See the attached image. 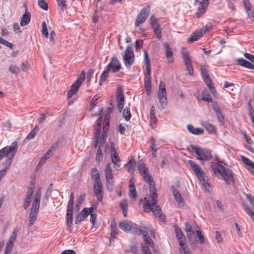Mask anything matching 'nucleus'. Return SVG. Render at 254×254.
Segmentation results:
<instances>
[{"label":"nucleus","mask_w":254,"mask_h":254,"mask_svg":"<svg viewBox=\"0 0 254 254\" xmlns=\"http://www.w3.org/2000/svg\"><path fill=\"white\" fill-rule=\"evenodd\" d=\"M199 152L200 156H197V159L200 160L203 165L204 164V159L206 160H210L212 158L211 152L209 150L200 148Z\"/></svg>","instance_id":"obj_16"},{"label":"nucleus","mask_w":254,"mask_h":254,"mask_svg":"<svg viewBox=\"0 0 254 254\" xmlns=\"http://www.w3.org/2000/svg\"><path fill=\"white\" fill-rule=\"evenodd\" d=\"M112 162L114 163V168L118 169L120 167L121 160L119 157L118 153L111 154Z\"/></svg>","instance_id":"obj_25"},{"label":"nucleus","mask_w":254,"mask_h":254,"mask_svg":"<svg viewBox=\"0 0 254 254\" xmlns=\"http://www.w3.org/2000/svg\"><path fill=\"white\" fill-rule=\"evenodd\" d=\"M105 173L106 175V179H111L113 178L111 165L109 163H108L106 164Z\"/></svg>","instance_id":"obj_30"},{"label":"nucleus","mask_w":254,"mask_h":254,"mask_svg":"<svg viewBox=\"0 0 254 254\" xmlns=\"http://www.w3.org/2000/svg\"><path fill=\"white\" fill-rule=\"evenodd\" d=\"M66 221L67 225L70 227L72 225V212H66Z\"/></svg>","instance_id":"obj_45"},{"label":"nucleus","mask_w":254,"mask_h":254,"mask_svg":"<svg viewBox=\"0 0 254 254\" xmlns=\"http://www.w3.org/2000/svg\"><path fill=\"white\" fill-rule=\"evenodd\" d=\"M58 147V143L57 142L54 143L47 151L51 155L53 154V152H54Z\"/></svg>","instance_id":"obj_60"},{"label":"nucleus","mask_w":254,"mask_h":254,"mask_svg":"<svg viewBox=\"0 0 254 254\" xmlns=\"http://www.w3.org/2000/svg\"><path fill=\"white\" fill-rule=\"evenodd\" d=\"M206 85L209 88L212 94H214L216 93V90L215 89L212 81H209L208 82L206 83Z\"/></svg>","instance_id":"obj_55"},{"label":"nucleus","mask_w":254,"mask_h":254,"mask_svg":"<svg viewBox=\"0 0 254 254\" xmlns=\"http://www.w3.org/2000/svg\"><path fill=\"white\" fill-rule=\"evenodd\" d=\"M17 232H18V228H17V227H16L13 230V231L12 232L11 235H10V237L9 238L8 241L14 244L16 240V237H17Z\"/></svg>","instance_id":"obj_36"},{"label":"nucleus","mask_w":254,"mask_h":254,"mask_svg":"<svg viewBox=\"0 0 254 254\" xmlns=\"http://www.w3.org/2000/svg\"><path fill=\"white\" fill-rule=\"evenodd\" d=\"M235 0H227V4L229 8L231 9L232 11H235L236 8L235 7V4L234 3V1Z\"/></svg>","instance_id":"obj_58"},{"label":"nucleus","mask_w":254,"mask_h":254,"mask_svg":"<svg viewBox=\"0 0 254 254\" xmlns=\"http://www.w3.org/2000/svg\"><path fill=\"white\" fill-rule=\"evenodd\" d=\"M201 125L203 127L209 132L211 133L215 132V127L212 124L207 123L205 121H202L201 122Z\"/></svg>","instance_id":"obj_26"},{"label":"nucleus","mask_w":254,"mask_h":254,"mask_svg":"<svg viewBox=\"0 0 254 254\" xmlns=\"http://www.w3.org/2000/svg\"><path fill=\"white\" fill-rule=\"evenodd\" d=\"M123 59L126 66L127 68L130 67L134 63V55L129 46H127L123 56Z\"/></svg>","instance_id":"obj_7"},{"label":"nucleus","mask_w":254,"mask_h":254,"mask_svg":"<svg viewBox=\"0 0 254 254\" xmlns=\"http://www.w3.org/2000/svg\"><path fill=\"white\" fill-rule=\"evenodd\" d=\"M52 155H51L49 152L47 151L45 155L41 158V160H40L38 163V165L41 166L44 164L46 161L48 159H49L51 156H52Z\"/></svg>","instance_id":"obj_38"},{"label":"nucleus","mask_w":254,"mask_h":254,"mask_svg":"<svg viewBox=\"0 0 254 254\" xmlns=\"http://www.w3.org/2000/svg\"><path fill=\"white\" fill-rule=\"evenodd\" d=\"M103 111V108H100L98 111V116H99V118L97 120L96 126L95 127V147H96L98 142L99 141V137L100 134V127L101 126V120L102 118L101 113Z\"/></svg>","instance_id":"obj_12"},{"label":"nucleus","mask_w":254,"mask_h":254,"mask_svg":"<svg viewBox=\"0 0 254 254\" xmlns=\"http://www.w3.org/2000/svg\"><path fill=\"white\" fill-rule=\"evenodd\" d=\"M8 70L12 74H17L20 70L19 68L17 66L13 64L9 66Z\"/></svg>","instance_id":"obj_41"},{"label":"nucleus","mask_w":254,"mask_h":254,"mask_svg":"<svg viewBox=\"0 0 254 254\" xmlns=\"http://www.w3.org/2000/svg\"><path fill=\"white\" fill-rule=\"evenodd\" d=\"M41 188H39L38 189L33 201L32 204L40 205V200H41Z\"/></svg>","instance_id":"obj_27"},{"label":"nucleus","mask_w":254,"mask_h":254,"mask_svg":"<svg viewBox=\"0 0 254 254\" xmlns=\"http://www.w3.org/2000/svg\"><path fill=\"white\" fill-rule=\"evenodd\" d=\"M150 120L154 119H157L156 116L155 107L153 106H152L150 108Z\"/></svg>","instance_id":"obj_53"},{"label":"nucleus","mask_w":254,"mask_h":254,"mask_svg":"<svg viewBox=\"0 0 254 254\" xmlns=\"http://www.w3.org/2000/svg\"><path fill=\"white\" fill-rule=\"evenodd\" d=\"M94 192L98 201H102L103 197V189L101 182H94Z\"/></svg>","instance_id":"obj_14"},{"label":"nucleus","mask_w":254,"mask_h":254,"mask_svg":"<svg viewBox=\"0 0 254 254\" xmlns=\"http://www.w3.org/2000/svg\"><path fill=\"white\" fill-rule=\"evenodd\" d=\"M118 234V229L117 227L116 222L115 219L111 221V237L110 241L112 239H114L116 235Z\"/></svg>","instance_id":"obj_24"},{"label":"nucleus","mask_w":254,"mask_h":254,"mask_svg":"<svg viewBox=\"0 0 254 254\" xmlns=\"http://www.w3.org/2000/svg\"><path fill=\"white\" fill-rule=\"evenodd\" d=\"M0 43L4 45L5 46L11 49H12L13 48V45L6 40L0 37Z\"/></svg>","instance_id":"obj_48"},{"label":"nucleus","mask_w":254,"mask_h":254,"mask_svg":"<svg viewBox=\"0 0 254 254\" xmlns=\"http://www.w3.org/2000/svg\"><path fill=\"white\" fill-rule=\"evenodd\" d=\"M246 11L249 15V18H251L252 20H254V11L253 9V8L252 7L247 9Z\"/></svg>","instance_id":"obj_56"},{"label":"nucleus","mask_w":254,"mask_h":254,"mask_svg":"<svg viewBox=\"0 0 254 254\" xmlns=\"http://www.w3.org/2000/svg\"><path fill=\"white\" fill-rule=\"evenodd\" d=\"M85 74L84 72L80 75V77L72 84L70 87V90L68 91L67 96L68 99H70L74 95L76 94L78 91L79 87L83 82L85 78Z\"/></svg>","instance_id":"obj_8"},{"label":"nucleus","mask_w":254,"mask_h":254,"mask_svg":"<svg viewBox=\"0 0 254 254\" xmlns=\"http://www.w3.org/2000/svg\"><path fill=\"white\" fill-rule=\"evenodd\" d=\"M42 34L43 36H45V38H48L49 37V33L47 29V25L46 22L44 21L42 24Z\"/></svg>","instance_id":"obj_43"},{"label":"nucleus","mask_w":254,"mask_h":254,"mask_svg":"<svg viewBox=\"0 0 254 254\" xmlns=\"http://www.w3.org/2000/svg\"><path fill=\"white\" fill-rule=\"evenodd\" d=\"M212 107L215 113L220 111V107L218 103L216 102H211Z\"/></svg>","instance_id":"obj_62"},{"label":"nucleus","mask_w":254,"mask_h":254,"mask_svg":"<svg viewBox=\"0 0 254 254\" xmlns=\"http://www.w3.org/2000/svg\"><path fill=\"white\" fill-rule=\"evenodd\" d=\"M141 176L146 183L149 184V192L150 194V199L148 200L144 197L145 203H144V211L149 212L152 211L154 216L164 219V217L162 216L161 213V209L156 204L157 194L155 183L151 176L148 174L147 169L143 162H140L137 166Z\"/></svg>","instance_id":"obj_1"},{"label":"nucleus","mask_w":254,"mask_h":254,"mask_svg":"<svg viewBox=\"0 0 254 254\" xmlns=\"http://www.w3.org/2000/svg\"><path fill=\"white\" fill-rule=\"evenodd\" d=\"M200 70L201 72V74L202 75L204 80L206 83L208 82L209 81H211L210 76L208 72H207L205 67L203 66H201Z\"/></svg>","instance_id":"obj_29"},{"label":"nucleus","mask_w":254,"mask_h":254,"mask_svg":"<svg viewBox=\"0 0 254 254\" xmlns=\"http://www.w3.org/2000/svg\"><path fill=\"white\" fill-rule=\"evenodd\" d=\"M31 14L27 11L26 9V12L23 14L20 21V25L21 26H24L27 25L30 21Z\"/></svg>","instance_id":"obj_20"},{"label":"nucleus","mask_w":254,"mask_h":254,"mask_svg":"<svg viewBox=\"0 0 254 254\" xmlns=\"http://www.w3.org/2000/svg\"><path fill=\"white\" fill-rule=\"evenodd\" d=\"M150 25L152 28L159 26L157 19L153 15H151L150 18Z\"/></svg>","instance_id":"obj_47"},{"label":"nucleus","mask_w":254,"mask_h":254,"mask_svg":"<svg viewBox=\"0 0 254 254\" xmlns=\"http://www.w3.org/2000/svg\"><path fill=\"white\" fill-rule=\"evenodd\" d=\"M99 97H98L97 95H96L93 97V98L92 99V101L90 103V105L89 106V111H91L93 110V109L96 106L97 104V101L99 99Z\"/></svg>","instance_id":"obj_40"},{"label":"nucleus","mask_w":254,"mask_h":254,"mask_svg":"<svg viewBox=\"0 0 254 254\" xmlns=\"http://www.w3.org/2000/svg\"><path fill=\"white\" fill-rule=\"evenodd\" d=\"M119 227L126 232H130L136 234L138 232V229L136 224L130 221L123 220L119 222Z\"/></svg>","instance_id":"obj_6"},{"label":"nucleus","mask_w":254,"mask_h":254,"mask_svg":"<svg viewBox=\"0 0 254 254\" xmlns=\"http://www.w3.org/2000/svg\"><path fill=\"white\" fill-rule=\"evenodd\" d=\"M102 158V150H101V147L99 146L98 147V149L97 150L96 159V160L100 161Z\"/></svg>","instance_id":"obj_54"},{"label":"nucleus","mask_w":254,"mask_h":254,"mask_svg":"<svg viewBox=\"0 0 254 254\" xmlns=\"http://www.w3.org/2000/svg\"><path fill=\"white\" fill-rule=\"evenodd\" d=\"M209 27L206 25L204 27L202 28L199 30H197L193 33L188 38V42L192 43L197 41L199 38L201 37L208 30Z\"/></svg>","instance_id":"obj_13"},{"label":"nucleus","mask_w":254,"mask_h":254,"mask_svg":"<svg viewBox=\"0 0 254 254\" xmlns=\"http://www.w3.org/2000/svg\"><path fill=\"white\" fill-rule=\"evenodd\" d=\"M199 149L200 148L197 146H194V145H190L188 147V150L189 151H190V152H194L196 154L197 156H200V154H199Z\"/></svg>","instance_id":"obj_37"},{"label":"nucleus","mask_w":254,"mask_h":254,"mask_svg":"<svg viewBox=\"0 0 254 254\" xmlns=\"http://www.w3.org/2000/svg\"><path fill=\"white\" fill-rule=\"evenodd\" d=\"M129 187V196L131 198H135L136 197V192L135 186L133 183H130Z\"/></svg>","instance_id":"obj_33"},{"label":"nucleus","mask_w":254,"mask_h":254,"mask_svg":"<svg viewBox=\"0 0 254 254\" xmlns=\"http://www.w3.org/2000/svg\"><path fill=\"white\" fill-rule=\"evenodd\" d=\"M141 234H142V237L144 242L146 244L149 245L150 246L152 247L153 245V242L152 239L150 238V237L148 236L147 231L143 230L139 228L138 229V232H137V233H136V234L140 235Z\"/></svg>","instance_id":"obj_19"},{"label":"nucleus","mask_w":254,"mask_h":254,"mask_svg":"<svg viewBox=\"0 0 254 254\" xmlns=\"http://www.w3.org/2000/svg\"><path fill=\"white\" fill-rule=\"evenodd\" d=\"M143 46V41L142 40H137L135 42V48L138 51Z\"/></svg>","instance_id":"obj_61"},{"label":"nucleus","mask_w":254,"mask_h":254,"mask_svg":"<svg viewBox=\"0 0 254 254\" xmlns=\"http://www.w3.org/2000/svg\"><path fill=\"white\" fill-rule=\"evenodd\" d=\"M29 64L28 63H23L21 65V69L23 71H26L29 69Z\"/></svg>","instance_id":"obj_64"},{"label":"nucleus","mask_w":254,"mask_h":254,"mask_svg":"<svg viewBox=\"0 0 254 254\" xmlns=\"http://www.w3.org/2000/svg\"><path fill=\"white\" fill-rule=\"evenodd\" d=\"M185 232L186 233L187 236L188 238L189 241H190L191 244L192 242L191 241V236H193L194 234L193 231L192 229V227L191 225L189 222H186L185 223Z\"/></svg>","instance_id":"obj_23"},{"label":"nucleus","mask_w":254,"mask_h":254,"mask_svg":"<svg viewBox=\"0 0 254 254\" xmlns=\"http://www.w3.org/2000/svg\"><path fill=\"white\" fill-rule=\"evenodd\" d=\"M207 5H208L207 3H206L205 2L201 1L199 3V5L198 8L200 10H204L205 12Z\"/></svg>","instance_id":"obj_63"},{"label":"nucleus","mask_w":254,"mask_h":254,"mask_svg":"<svg viewBox=\"0 0 254 254\" xmlns=\"http://www.w3.org/2000/svg\"><path fill=\"white\" fill-rule=\"evenodd\" d=\"M111 72L109 70H107V68L106 67L103 73L100 76V81H105L106 78L108 77V72Z\"/></svg>","instance_id":"obj_49"},{"label":"nucleus","mask_w":254,"mask_h":254,"mask_svg":"<svg viewBox=\"0 0 254 254\" xmlns=\"http://www.w3.org/2000/svg\"><path fill=\"white\" fill-rule=\"evenodd\" d=\"M181 54L182 55L189 74L190 75L192 76L193 73V68L189 53L185 48L183 47L182 48Z\"/></svg>","instance_id":"obj_9"},{"label":"nucleus","mask_w":254,"mask_h":254,"mask_svg":"<svg viewBox=\"0 0 254 254\" xmlns=\"http://www.w3.org/2000/svg\"><path fill=\"white\" fill-rule=\"evenodd\" d=\"M34 187H30L28 188L27 191L25 194V198L32 199L34 192Z\"/></svg>","instance_id":"obj_42"},{"label":"nucleus","mask_w":254,"mask_h":254,"mask_svg":"<svg viewBox=\"0 0 254 254\" xmlns=\"http://www.w3.org/2000/svg\"><path fill=\"white\" fill-rule=\"evenodd\" d=\"M187 129L190 133L194 135H200L204 132L202 128L199 127L195 128L190 124L187 126Z\"/></svg>","instance_id":"obj_22"},{"label":"nucleus","mask_w":254,"mask_h":254,"mask_svg":"<svg viewBox=\"0 0 254 254\" xmlns=\"http://www.w3.org/2000/svg\"><path fill=\"white\" fill-rule=\"evenodd\" d=\"M39 6L45 10L48 9V5L45 0H38Z\"/></svg>","instance_id":"obj_46"},{"label":"nucleus","mask_w":254,"mask_h":254,"mask_svg":"<svg viewBox=\"0 0 254 254\" xmlns=\"http://www.w3.org/2000/svg\"><path fill=\"white\" fill-rule=\"evenodd\" d=\"M106 67L107 70H109L113 73H115L121 69V64L118 58L116 56H114L111 59V62Z\"/></svg>","instance_id":"obj_11"},{"label":"nucleus","mask_w":254,"mask_h":254,"mask_svg":"<svg viewBox=\"0 0 254 254\" xmlns=\"http://www.w3.org/2000/svg\"><path fill=\"white\" fill-rule=\"evenodd\" d=\"M125 97L123 91L121 88H118L117 89V102L119 112H121L124 107Z\"/></svg>","instance_id":"obj_18"},{"label":"nucleus","mask_w":254,"mask_h":254,"mask_svg":"<svg viewBox=\"0 0 254 254\" xmlns=\"http://www.w3.org/2000/svg\"><path fill=\"white\" fill-rule=\"evenodd\" d=\"M188 163L199 180L202 183L206 190L207 191L210 192V185L208 182V180L206 174L202 170L201 168L193 161L190 160H189Z\"/></svg>","instance_id":"obj_3"},{"label":"nucleus","mask_w":254,"mask_h":254,"mask_svg":"<svg viewBox=\"0 0 254 254\" xmlns=\"http://www.w3.org/2000/svg\"><path fill=\"white\" fill-rule=\"evenodd\" d=\"M91 176L92 179L94 180V182H101L100 175L96 168H94L92 169Z\"/></svg>","instance_id":"obj_28"},{"label":"nucleus","mask_w":254,"mask_h":254,"mask_svg":"<svg viewBox=\"0 0 254 254\" xmlns=\"http://www.w3.org/2000/svg\"><path fill=\"white\" fill-rule=\"evenodd\" d=\"M39 130V128L38 126H36L28 134L26 137L27 139L30 140L34 138L36 135V132Z\"/></svg>","instance_id":"obj_35"},{"label":"nucleus","mask_w":254,"mask_h":254,"mask_svg":"<svg viewBox=\"0 0 254 254\" xmlns=\"http://www.w3.org/2000/svg\"><path fill=\"white\" fill-rule=\"evenodd\" d=\"M106 180L107 189L110 190H112L114 184V178L111 179H106Z\"/></svg>","instance_id":"obj_50"},{"label":"nucleus","mask_w":254,"mask_h":254,"mask_svg":"<svg viewBox=\"0 0 254 254\" xmlns=\"http://www.w3.org/2000/svg\"><path fill=\"white\" fill-rule=\"evenodd\" d=\"M113 110V107H109L106 110V113L105 115V120H109L110 119V114L112 112Z\"/></svg>","instance_id":"obj_52"},{"label":"nucleus","mask_w":254,"mask_h":254,"mask_svg":"<svg viewBox=\"0 0 254 254\" xmlns=\"http://www.w3.org/2000/svg\"><path fill=\"white\" fill-rule=\"evenodd\" d=\"M157 96L161 109H164L167 105V93L165 84L163 81H160L159 84V88Z\"/></svg>","instance_id":"obj_5"},{"label":"nucleus","mask_w":254,"mask_h":254,"mask_svg":"<svg viewBox=\"0 0 254 254\" xmlns=\"http://www.w3.org/2000/svg\"><path fill=\"white\" fill-rule=\"evenodd\" d=\"M123 117L126 121H128L131 118L129 107H126L123 112Z\"/></svg>","instance_id":"obj_34"},{"label":"nucleus","mask_w":254,"mask_h":254,"mask_svg":"<svg viewBox=\"0 0 254 254\" xmlns=\"http://www.w3.org/2000/svg\"><path fill=\"white\" fill-rule=\"evenodd\" d=\"M163 46L165 49V55L167 58H169L173 56V53L171 50V48L169 45V44L165 42L163 43Z\"/></svg>","instance_id":"obj_32"},{"label":"nucleus","mask_w":254,"mask_h":254,"mask_svg":"<svg viewBox=\"0 0 254 254\" xmlns=\"http://www.w3.org/2000/svg\"><path fill=\"white\" fill-rule=\"evenodd\" d=\"M174 230L180 246V254H191L189 251L186 250V239L181 230L177 226L174 227Z\"/></svg>","instance_id":"obj_4"},{"label":"nucleus","mask_w":254,"mask_h":254,"mask_svg":"<svg viewBox=\"0 0 254 254\" xmlns=\"http://www.w3.org/2000/svg\"><path fill=\"white\" fill-rule=\"evenodd\" d=\"M57 2L61 10L64 11L66 6L65 0H57Z\"/></svg>","instance_id":"obj_57"},{"label":"nucleus","mask_w":254,"mask_h":254,"mask_svg":"<svg viewBox=\"0 0 254 254\" xmlns=\"http://www.w3.org/2000/svg\"><path fill=\"white\" fill-rule=\"evenodd\" d=\"M202 100L208 102H212V98L207 90L202 92Z\"/></svg>","instance_id":"obj_31"},{"label":"nucleus","mask_w":254,"mask_h":254,"mask_svg":"<svg viewBox=\"0 0 254 254\" xmlns=\"http://www.w3.org/2000/svg\"><path fill=\"white\" fill-rule=\"evenodd\" d=\"M152 29H153L154 33L156 35L157 38L159 40H160L161 38L162 31L160 26L159 25L158 26L153 27Z\"/></svg>","instance_id":"obj_44"},{"label":"nucleus","mask_w":254,"mask_h":254,"mask_svg":"<svg viewBox=\"0 0 254 254\" xmlns=\"http://www.w3.org/2000/svg\"><path fill=\"white\" fill-rule=\"evenodd\" d=\"M150 12V6L149 5L143 8L139 13L137 15L134 25L138 27L140 24L143 23L148 17Z\"/></svg>","instance_id":"obj_10"},{"label":"nucleus","mask_w":254,"mask_h":254,"mask_svg":"<svg viewBox=\"0 0 254 254\" xmlns=\"http://www.w3.org/2000/svg\"><path fill=\"white\" fill-rule=\"evenodd\" d=\"M237 63L239 65L248 68L249 69H254V65L253 64L251 63L246 61V60L239 58L237 59Z\"/></svg>","instance_id":"obj_21"},{"label":"nucleus","mask_w":254,"mask_h":254,"mask_svg":"<svg viewBox=\"0 0 254 254\" xmlns=\"http://www.w3.org/2000/svg\"><path fill=\"white\" fill-rule=\"evenodd\" d=\"M39 207L40 205L32 204L29 214V227H31L35 223L37 216V213L39 211Z\"/></svg>","instance_id":"obj_17"},{"label":"nucleus","mask_w":254,"mask_h":254,"mask_svg":"<svg viewBox=\"0 0 254 254\" xmlns=\"http://www.w3.org/2000/svg\"><path fill=\"white\" fill-rule=\"evenodd\" d=\"M215 160L217 162L211 163V168L214 174L218 178H222L228 185L231 182H233L234 178L232 170L225 168L222 165L223 162L220 161L218 157H215Z\"/></svg>","instance_id":"obj_2"},{"label":"nucleus","mask_w":254,"mask_h":254,"mask_svg":"<svg viewBox=\"0 0 254 254\" xmlns=\"http://www.w3.org/2000/svg\"><path fill=\"white\" fill-rule=\"evenodd\" d=\"M91 212H93V207L84 208L76 217L75 224H79L81 222L84 221Z\"/></svg>","instance_id":"obj_15"},{"label":"nucleus","mask_w":254,"mask_h":254,"mask_svg":"<svg viewBox=\"0 0 254 254\" xmlns=\"http://www.w3.org/2000/svg\"><path fill=\"white\" fill-rule=\"evenodd\" d=\"M242 159L243 162L247 166H250L251 168L254 169V162L251 161L248 158L245 156H242Z\"/></svg>","instance_id":"obj_39"},{"label":"nucleus","mask_w":254,"mask_h":254,"mask_svg":"<svg viewBox=\"0 0 254 254\" xmlns=\"http://www.w3.org/2000/svg\"><path fill=\"white\" fill-rule=\"evenodd\" d=\"M196 234L197 235V237L200 243L203 244L204 242L205 238L204 236L202 235L201 232L199 230L196 231Z\"/></svg>","instance_id":"obj_51"},{"label":"nucleus","mask_w":254,"mask_h":254,"mask_svg":"<svg viewBox=\"0 0 254 254\" xmlns=\"http://www.w3.org/2000/svg\"><path fill=\"white\" fill-rule=\"evenodd\" d=\"M144 86L146 88L147 94L148 95L151 90V81H144Z\"/></svg>","instance_id":"obj_59"}]
</instances>
